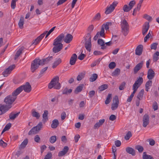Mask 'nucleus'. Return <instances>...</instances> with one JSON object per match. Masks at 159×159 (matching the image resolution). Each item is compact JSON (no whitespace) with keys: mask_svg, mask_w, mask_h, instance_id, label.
<instances>
[{"mask_svg":"<svg viewBox=\"0 0 159 159\" xmlns=\"http://www.w3.org/2000/svg\"><path fill=\"white\" fill-rule=\"evenodd\" d=\"M143 89L141 90V91L139 92L137 96V98L138 99L140 100L142 98L143 95Z\"/></svg>","mask_w":159,"mask_h":159,"instance_id":"45","label":"nucleus"},{"mask_svg":"<svg viewBox=\"0 0 159 159\" xmlns=\"http://www.w3.org/2000/svg\"><path fill=\"white\" fill-rule=\"evenodd\" d=\"M132 136V134L130 131H129L126 134L125 137V140H128Z\"/></svg>","mask_w":159,"mask_h":159,"instance_id":"49","label":"nucleus"},{"mask_svg":"<svg viewBox=\"0 0 159 159\" xmlns=\"http://www.w3.org/2000/svg\"><path fill=\"white\" fill-rule=\"evenodd\" d=\"M113 103L111 104V108L112 110H115L116 109L119 104V100L117 96H115L113 99Z\"/></svg>","mask_w":159,"mask_h":159,"instance_id":"9","label":"nucleus"},{"mask_svg":"<svg viewBox=\"0 0 159 159\" xmlns=\"http://www.w3.org/2000/svg\"><path fill=\"white\" fill-rule=\"evenodd\" d=\"M123 10L125 12H128L129 11L131 10V8L129 7L127 5H125L123 7Z\"/></svg>","mask_w":159,"mask_h":159,"instance_id":"44","label":"nucleus"},{"mask_svg":"<svg viewBox=\"0 0 159 159\" xmlns=\"http://www.w3.org/2000/svg\"><path fill=\"white\" fill-rule=\"evenodd\" d=\"M101 15L100 13H97L95 17L93 18V19L96 20H99L100 18Z\"/></svg>","mask_w":159,"mask_h":159,"instance_id":"59","label":"nucleus"},{"mask_svg":"<svg viewBox=\"0 0 159 159\" xmlns=\"http://www.w3.org/2000/svg\"><path fill=\"white\" fill-rule=\"evenodd\" d=\"M143 61H141L140 62L138 63L134 67V74H136L138 71H139L142 67L143 65Z\"/></svg>","mask_w":159,"mask_h":159,"instance_id":"15","label":"nucleus"},{"mask_svg":"<svg viewBox=\"0 0 159 159\" xmlns=\"http://www.w3.org/2000/svg\"><path fill=\"white\" fill-rule=\"evenodd\" d=\"M41 40L38 37L35 40H33L31 45L34 44L35 45H37Z\"/></svg>","mask_w":159,"mask_h":159,"instance_id":"52","label":"nucleus"},{"mask_svg":"<svg viewBox=\"0 0 159 159\" xmlns=\"http://www.w3.org/2000/svg\"><path fill=\"white\" fill-rule=\"evenodd\" d=\"M117 3L116 2H114L109 7H107L106 10L105 11V13L106 14H108L112 12L116 6Z\"/></svg>","mask_w":159,"mask_h":159,"instance_id":"10","label":"nucleus"},{"mask_svg":"<svg viewBox=\"0 0 159 159\" xmlns=\"http://www.w3.org/2000/svg\"><path fill=\"white\" fill-rule=\"evenodd\" d=\"M111 22H107L105 24H103L102 26V28L100 31V35L102 37H103L105 35V30L104 28L106 30L109 29V26L111 25Z\"/></svg>","mask_w":159,"mask_h":159,"instance_id":"8","label":"nucleus"},{"mask_svg":"<svg viewBox=\"0 0 159 159\" xmlns=\"http://www.w3.org/2000/svg\"><path fill=\"white\" fill-rule=\"evenodd\" d=\"M108 88V85L104 84L100 86L98 88V89L100 92H102L107 89Z\"/></svg>","mask_w":159,"mask_h":159,"instance_id":"40","label":"nucleus"},{"mask_svg":"<svg viewBox=\"0 0 159 159\" xmlns=\"http://www.w3.org/2000/svg\"><path fill=\"white\" fill-rule=\"evenodd\" d=\"M135 4V1L134 0H132L129 2L128 6L129 7V8L131 9Z\"/></svg>","mask_w":159,"mask_h":159,"instance_id":"50","label":"nucleus"},{"mask_svg":"<svg viewBox=\"0 0 159 159\" xmlns=\"http://www.w3.org/2000/svg\"><path fill=\"white\" fill-rule=\"evenodd\" d=\"M61 61V59L60 58L57 59L53 64L52 66L53 68H54L57 67L59 64H60Z\"/></svg>","mask_w":159,"mask_h":159,"instance_id":"32","label":"nucleus"},{"mask_svg":"<svg viewBox=\"0 0 159 159\" xmlns=\"http://www.w3.org/2000/svg\"><path fill=\"white\" fill-rule=\"evenodd\" d=\"M112 94H108L106 100L105 101V103L106 104H109L111 98Z\"/></svg>","mask_w":159,"mask_h":159,"instance_id":"46","label":"nucleus"},{"mask_svg":"<svg viewBox=\"0 0 159 159\" xmlns=\"http://www.w3.org/2000/svg\"><path fill=\"white\" fill-rule=\"evenodd\" d=\"M84 86L83 84H81L78 86L75 90L74 92L76 94H78L82 90Z\"/></svg>","mask_w":159,"mask_h":159,"instance_id":"29","label":"nucleus"},{"mask_svg":"<svg viewBox=\"0 0 159 159\" xmlns=\"http://www.w3.org/2000/svg\"><path fill=\"white\" fill-rule=\"evenodd\" d=\"M94 29L93 25H90L88 28L87 29V31L88 33H90V34L92 31Z\"/></svg>","mask_w":159,"mask_h":159,"instance_id":"58","label":"nucleus"},{"mask_svg":"<svg viewBox=\"0 0 159 159\" xmlns=\"http://www.w3.org/2000/svg\"><path fill=\"white\" fill-rule=\"evenodd\" d=\"M84 40H85L84 45L86 49L90 52L92 46L91 43V35L90 33H88L84 37Z\"/></svg>","mask_w":159,"mask_h":159,"instance_id":"5","label":"nucleus"},{"mask_svg":"<svg viewBox=\"0 0 159 159\" xmlns=\"http://www.w3.org/2000/svg\"><path fill=\"white\" fill-rule=\"evenodd\" d=\"M38 132L39 131L37 130V129L35 128L34 127L29 131L28 133V134L29 135L35 134H37Z\"/></svg>","mask_w":159,"mask_h":159,"instance_id":"28","label":"nucleus"},{"mask_svg":"<svg viewBox=\"0 0 159 159\" xmlns=\"http://www.w3.org/2000/svg\"><path fill=\"white\" fill-rule=\"evenodd\" d=\"M98 77V75L94 73L92 75L90 78H89V81L91 82H93L96 80Z\"/></svg>","mask_w":159,"mask_h":159,"instance_id":"33","label":"nucleus"},{"mask_svg":"<svg viewBox=\"0 0 159 159\" xmlns=\"http://www.w3.org/2000/svg\"><path fill=\"white\" fill-rule=\"evenodd\" d=\"M109 67L110 69H113L116 66V64L115 62H111L109 65Z\"/></svg>","mask_w":159,"mask_h":159,"instance_id":"54","label":"nucleus"},{"mask_svg":"<svg viewBox=\"0 0 159 159\" xmlns=\"http://www.w3.org/2000/svg\"><path fill=\"white\" fill-rule=\"evenodd\" d=\"M98 43L101 46V48L104 49L106 48V46L105 45V42L104 40L102 39H99L98 41Z\"/></svg>","mask_w":159,"mask_h":159,"instance_id":"26","label":"nucleus"},{"mask_svg":"<svg viewBox=\"0 0 159 159\" xmlns=\"http://www.w3.org/2000/svg\"><path fill=\"white\" fill-rule=\"evenodd\" d=\"M16 90L12 92L11 95L7 96L4 99V102L6 105H0V115L5 113L11 107V105L17 98V96L18 95Z\"/></svg>","mask_w":159,"mask_h":159,"instance_id":"1","label":"nucleus"},{"mask_svg":"<svg viewBox=\"0 0 159 159\" xmlns=\"http://www.w3.org/2000/svg\"><path fill=\"white\" fill-rule=\"evenodd\" d=\"M126 83L125 82H123L120 85L119 87V89L120 90H122L124 89Z\"/></svg>","mask_w":159,"mask_h":159,"instance_id":"57","label":"nucleus"},{"mask_svg":"<svg viewBox=\"0 0 159 159\" xmlns=\"http://www.w3.org/2000/svg\"><path fill=\"white\" fill-rule=\"evenodd\" d=\"M20 113V112H19L14 113L13 112H11L9 115V119L11 120H14L19 116Z\"/></svg>","mask_w":159,"mask_h":159,"instance_id":"23","label":"nucleus"},{"mask_svg":"<svg viewBox=\"0 0 159 159\" xmlns=\"http://www.w3.org/2000/svg\"><path fill=\"white\" fill-rule=\"evenodd\" d=\"M120 72V69L118 68H116L112 73V76H118L119 75Z\"/></svg>","mask_w":159,"mask_h":159,"instance_id":"42","label":"nucleus"},{"mask_svg":"<svg viewBox=\"0 0 159 159\" xmlns=\"http://www.w3.org/2000/svg\"><path fill=\"white\" fill-rule=\"evenodd\" d=\"M28 142V139H25L21 143L20 145L19 148H25Z\"/></svg>","mask_w":159,"mask_h":159,"instance_id":"35","label":"nucleus"},{"mask_svg":"<svg viewBox=\"0 0 159 159\" xmlns=\"http://www.w3.org/2000/svg\"><path fill=\"white\" fill-rule=\"evenodd\" d=\"M143 125L144 127H146L148 125L149 122V116L147 114H145L143 118Z\"/></svg>","mask_w":159,"mask_h":159,"instance_id":"12","label":"nucleus"},{"mask_svg":"<svg viewBox=\"0 0 159 159\" xmlns=\"http://www.w3.org/2000/svg\"><path fill=\"white\" fill-rule=\"evenodd\" d=\"M59 125V121L57 119H55L52 121L51 124V127L52 128H56Z\"/></svg>","mask_w":159,"mask_h":159,"instance_id":"34","label":"nucleus"},{"mask_svg":"<svg viewBox=\"0 0 159 159\" xmlns=\"http://www.w3.org/2000/svg\"><path fill=\"white\" fill-rule=\"evenodd\" d=\"M126 151L127 153L131 154L133 156L135 155V151L132 148L129 147L127 148H126Z\"/></svg>","mask_w":159,"mask_h":159,"instance_id":"24","label":"nucleus"},{"mask_svg":"<svg viewBox=\"0 0 159 159\" xmlns=\"http://www.w3.org/2000/svg\"><path fill=\"white\" fill-rule=\"evenodd\" d=\"M40 61V59H39L36 58L32 61L31 67V70L32 72H34L39 67V66L41 65Z\"/></svg>","mask_w":159,"mask_h":159,"instance_id":"7","label":"nucleus"},{"mask_svg":"<svg viewBox=\"0 0 159 159\" xmlns=\"http://www.w3.org/2000/svg\"><path fill=\"white\" fill-rule=\"evenodd\" d=\"M15 66L14 65L10 66L8 67L6 69L2 72V75L4 76H7L8 74H10L11 71L15 68Z\"/></svg>","mask_w":159,"mask_h":159,"instance_id":"11","label":"nucleus"},{"mask_svg":"<svg viewBox=\"0 0 159 159\" xmlns=\"http://www.w3.org/2000/svg\"><path fill=\"white\" fill-rule=\"evenodd\" d=\"M105 122V120L102 119L100 120L99 121L96 123L94 126V128L96 129L98 128L100 126L102 125Z\"/></svg>","mask_w":159,"mask_h":159,"instance_id":"25","label":"nucleus"},{"mask_svg":"<svg viewBox=\"0 0 159 159\" xmlns=\"http://www.w3.org/2000/svg\"><path fill=\"white\" fill-rule=\"evenodd\" d=\"M32 115L33 116L36 117L37 119H39L40 116L39 113L35 111L34 109L32 110Z\"/></svg>","mask_w":159,"mask_h":159,"instance_id":"31","label":"nucleus"},{"mask_svg":"<svg viewBox=\"0 0 159 159\" xmlns=\"http://www.w3.org/2000/svg\"><path fill=\"white\" fill-rule=\"evenodd\" d=\"M31 87L30 84L28 82H27L25 85L20 86L15 90L17 93V94H19L23 90L25 92L29 93L31 91Z\"/></svg>","mask_w":159,"mask_h":159,"instance_id":"6","label":"nucleus"},{"mask_svg":"<svg viewBox=\"0 0 159 159\" xmlns=\"http://www.w3.org/2000/svg\"><path fill=\"white\" fill-rule=\"evenodd\" d=\"M24 23V18L21 17L20 18L18 23V25L20 29L23 28V25Z\"/></svg>","mask_w":159,"mask_h":159,"instance_id":"36","label":"nucleus"},{"mask_svg":"<svg viewBox=\"0 0 159 159\" xmlns=\"http://www.w3.org/2000/svg\"><path fill=\"white\" fill-rule=\"evenodd\" d=\"M52 156L51 153H48L45 156L44 159H50Z\"/></svg>","mask_w":159,"mask_h":159,"instance_id":"62","label":"nucleus"},{"mask_svg":"<svg viewBox=\"0 0 159 159\" xmlns=\"http://www.w3.org/2000/svg\"><path fill=\"white\" fill-rule=\"evenodd\" d=\"M155 76V72L151 69L148 70V72L147 78L149 80L153 79Z\"/></svg>","mask_w":159,"mask_h":159,"instance_id":"20","label":"nucleus"},{"mask_svg":"<svg viewBox=\"0 0 159 159\" xmlns=\"http://www.w3.org/2000/svg\"><path fill=\"white\" fill-rule=\"evenodd\" d=\"M24 48L23 47H21L17 51L15 57V60L16 59L20 56L22 52V51L24 49Z\"/></svg>","mask_w":159,"mask_h":159,"instance_id":"27","label":"nucleus"},{"mask_svg":"<svg viewBox=\"0 0 159 159\" xmlns=\"http://www.w3.org/2000/svg\"><path fill=\"white\" fill-rule=\"evenodd\" d=\"M7 145L6 143L4 142L2 139L0 140V145L2 146L3 148L6 147Z\"/></svg>","mask_w":159,"mask_h":159,"instance_id":"56","label":"nucleus"},{"mask_svg":"<svg viewBox=\"0 0 159 159\" xmlns=\"http://www.w3.org/2000/svg\"><path fill=\"white\" fill-rule=\"evenodd\" d=\"M143 47L142 45H138L135 50V54L138 55H141L143 52Z\"/></svg>","mask_w":159,"mask_h":159,"instance_id":"16","label":"nucleus"},{"mask_svg":"<svg viewBox=\"0 0 159 159\" xmlns=\"http://www.w3.org/2000/svg\"><path fill=\"white\" fill-rule=\"evenodd\" d=\"M69 148L67 146L64 147L62 150L60 151L58 154V156L60 157L65 155L68 152Z\"/></svg>","mask_w":159,"mask_h":159,"instance_id":"21","label":"nucleus"},{"mask_svg":"<svg viewBox=\"0 0 159 159\" xmlns=\"http://www.w3.org/2000/svg\"><path fill=\"white\" fill-rule=\"evenodd\" d=\"M77 56L75 53L73 54L71 56L70 60V64L71 65H75L77 61Z\"/></svg>","mask_w":159,"mask_h":159,"instance_id":"18","label":"nucleus"},{"mask_svg":"<svg viewBox=\"0 0 159 159\" xmlns=\"http://www.w3.org/2000/svg\"><path fill=\"white\" fill-rule=\"evenodd\" d=\"M121 32L123 34L126 36L129 32V26L127 21L125 19L123 20L120 23Z\"/></svg>","mask_w":159,"mask_h":159,"instance_id":"4","label":"nucleus"},{"mask_svg":"<svg viewBox=\"0 0 159 159\" xmlns=\"http://www.w3.org/2000/svg\"><path fill=\"white\" fill-rule=\"evenodd\" d=\"M143 17L150 21H151L152 20V17L147 14H145L144 16Z\"/></svg>","mask_w":159,"mask_h":159,"instance_id":"55","label":"nucleus"},{"mask_svg":"<svg viewBox=\"0 0 159 159\" xmlns=\"http://www.w3.org/2000/svg\"><path fill=\"white\" fill-rule=\"evenodd\" d=\"M59 78L58 76H55L51 80L48 85L49 89L53 87L56 89H59L61 88V85L59 82Z\"/></svg>","mask_w":159,"mask_h":159,"instance_id":"3","label":"nucleus"},{"mask_svg":"<svg viewBox=\"0 0 159 159\" xmlns=\"http://www.w3.org/2000/svg\"><path fill=\"white\" fill-rule=\"evenodd\" d=\"M48 111L45 110L44 111L43 114L42 121L44 123H45L48 120Z\"/></svg>","mask_w":159,"mask_h":159,"instance_id":"22","label":"nucleus"},{"mask_svg":"<svg viewBox=\"0 0 159 159\" xmlns=\"http://www.w3.org/2000/svg\"><path fill=\"white\" fill-rule=\"evenodd\" d=\"M40 140V139L38 135H36L34 138V141L37 143H39Z\"/></svg>","mask_w":159,"mask_h":159,"instance_id":"60","label":"nucleus"},{"mask_svg":"<svg viewBox=\"0 0 159 159\" xmlns=\"http://www.w3.org/2000/svg\"><path fill=\"white\" fill-rule=\"evenodd\" d=\"M143 79L142 77H139L138 79L135 81L133 85V87L138 89V88L143 83Z\"/></svg>","mask_w":159,"mask_h":159,"instance_id":"13","label":"nucleus"},{"mask_svg":"<svg viewBox=\"0 0 159 159\" xmlns=\"http://www.w3.org/2000/svg\"><path fill=\"white\" fill-rule=\"evenodd\" d=\"M18 0H12L11 3V7L12 9H14L16 6V2Z\"/></svg>","mask_w":159,"mask_h":159,"instance_id":"51","label":"nucleus"},{"mask_svg":"<svg viewBox=\"0 0 159 159\" xmlns=\"http://www.w3.org/2000/svg\"><path fill=\"white\" fill-rule=\"evenodd\" d=\"M89 97L91 98L95 95V92L94 90L91 91L89 92Z\"/></svg>","mask_w":159,"mask_h":159,"instance_id":"61","label":"nucleus"},{"mask_svg":"<svg viewBox=\"0 0 159 159\" xmlns=\"http://www.w3.org/2000/svg\"><path fill=\"white\" fill-rule=\"evenodd\" d=\"M149 23L146 22L142 29V34L143 35H145L146 34L149 29Z\"/></svg>","mask_w":159,"mask_h":159,"instance_id":"17","label":"nucleus"},{"mask_svg":"<svg viewBox=\"0 0 159 159\" xmlns=\"http://www.w3.org/2000/svg\"><path fill=\"white\" fill-rule=\"evenodd\" d=\"M57 140V137L56 135H53L51 136L49 139V142L51 143H54Z\"/></svg>","mask_w":159,"mask_h":159,"instance_id":"43","label":"nucleus"},{"mask_svg":"<svg viewBox=\"0 0 159 159\" xmlns=\"http://www.w3.org/2000/svg\"><path fill=\"white\" fill-rule=\"evenodd\" d=\"M152 81L149 80L145 84V90L147 91H148L150 89V86H151L152 85Z\"/></svg>","mask_w":159,"mask_h":159,"instance_id":"30","label":"nucleus"},{"mask_svg":"<svg viewBox=\"0 0 159 159\" xmlns=\"http://www.w3.org/2000/svg\"><path fill=\"white\" fill-rule=\"evenodd\" d=\"M159 56V52H156L153 55V60L154 61H156L158 59Z\"/></svg>","mask_w":159,"mask_h":159,"instance_id":"41","label":"nucleus"},{"mask_svg":"<svg viewBox=\"0 0 159 159\" xmlns=\"http://www.w3.org/2000/svg\"><path fill=\"white\" fill-rule=\"evenodd\" d=\"M53 58L52 56L48 57L46 58L40 60V63L41 65L43 66L45 64L48 63L49 61L52 60Z\"/></svg>","mask_w":159,"mask_h":159,"instance_id":"19","label":"nucleus"},{"mask_svg":"<svg viewBox=\"0 0 159 159\" xmlns=\"http://www.w3.org/2000/svg\"><path fill=\"white\" fill-rule=\"evenodd\" d=\"M34 127L35 128L37 129V130L39 132L43 128V124L42 122H40L39 124Z\"/></svg>","mask_w":159,"mask_h":159,"instance_id":"48","label":"nucleus"},{"mask_svg":"<svg viewBox=\"0 0 159 159\" xmlns=\"http://www.w3.org/2000/svg\"><path fill=\"white\" fill-rule=\"evenodd\" d=\"M72 92V90L71 89H68L66 88L63 90L62 94L68 95L70 94Z\"/></svg>","mask_w":159,"mask_h":159,"instance_id":"38","label":"nucleus"},{"mask_svg":"<svg viewBox=\"0 0 159 159\" xmlns=\"http://www.w3.org/2000/svg\"><path fill=\"white\" fill-rule=\"evenodd\" d=\"M135 149L137 150L139 153L142 152L143 150V147L141 145H137L135 147Z\"/></svg>","mask_w":159,"mask_h":159,"instance_id":"47","label":"nucleus"},{"mask_svg":"<svg viewBox=\"0 0 159 159\" xmlns=\"http://www.w3.org/2000/svg\"><path fill=\"white\" fill-rule=\"evenodd\" d=\"M115 144L117 147H120L121 145V142L120 141L117 140L115 141Z\"/></svg>","mask_w":159,"mask_h":159,"instance_id":"63","label":"nucleus"},{"mask_svg":"<svg viewBox=\"0 0 159 159\" xmlns=\"http://www.w3.org/2000/svg\"><path fill=\"white\" fill-rule=\"evenodd\" d=\"M116 116L114 115H111L109 117V120L111 121H114L116 119Z\"/></svg>","mask_w":159,"mask_h":159,"instance_id":"64","label":"nucleus"},{"mask_svg":"<svg viewBox=\"0 0 159 159\" xmlns=\"http://www.w3.org/2000/svg\"><path fill=\"white\" fill-rule=\"evenodd\" d=\"M64 37V34L62 33L59 35L54 40L53 43L54 46L52 48L53 52L55 53H57L60 51L63 47V44L61 42Z\"/></svg>","mask_w":159,"mask_h":159,"instance_id":"2","label":"nucleus"},{"mask_svg":"<svg viewBox=\"0 0 159 159\" xmlns=\"http://www.w3.org/2000/svg\"><path fill=\"white\" fill-rule=\"evenodd\" d=\"M143 159H154L151 156L147 154L146 152H143Z\"/></svg>","mask_w":159,"mask_h":159,"instance_id":"37","label":"nucleus"},{"mask_svg":"<svg viewBox=\"0 0 159 159\" xmlns=\"http://www.w3.org/2000/svg\"><path fill=\"white\" fill-rule=\"evenodd\" d=\"M73 39V36L70 34H68L65 37L64 36L63 39L65 43H68L71 42Z\"/></svg>","mask_w":159,"mask_h":159,"instance_id":"14","label":"nucleus"},{"mask_svg":"<svg viewBox=\"0 0 159 159\" xmlns=\"http://www.w3.org/2000/svg\"><path fill=\"white\" fill-rule=\"evenodd\" d=\"M158 43H153L151 44V49H154L155 50L157 47L158 45Z\"/></svg>","mask_w":159,"mask_h":159,"instance_id":"53","label":"nucleus"},{"mask_svg":"<svg viewBox=\"0 0 159 159\" xmlns=\"http://www.w3.org/2000/svg\"><path fill=\"white\" fill-rule=\"evenodd\" d=\"M85 74L84 73L81 72L79 74L77 77V80L78 81H80L84 77Z\"/></svg>","mask_w":159,"mask_h":159,"instance_id":"39","label":"nucleus"}]
</instances>
